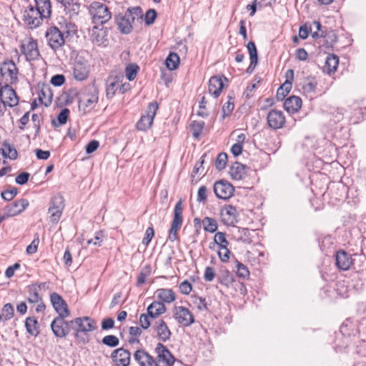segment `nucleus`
Listing matches in <instances>:
<instances>
[{"mask_svg": "<svg viewBox=\"0 0 366 366\" xmlns=\"http://www.w3.org/2000/svg\"><path fill=\"white\" fill-rule=\"evenodd\" d=\"M235 264L237 275L243 279H248L249 277L250 272L247 267L238 260L235 261Z\"/></svg>", "mask_w": 366, "mask_h": 366, "instance_id": "obj_53", "label": "nucleus"}, {"mask_svg": "<svg viewBox=\"0 0 366 366\" xmlns=\"http://www.w3.org/2000/svg\"><path fill=\"white\" fill-rule=\"evenodd\" d=\"M68 317H56L51 323V328L56 337H65L69 332V323L65 320Z\"/></svg>", "mask_w": 366, "mask_h": 366, "instance_id": "obj_19", "label": "nucleus"}, {"mask_svg": "<svg viewBox=\"0 0 366 366\" xmlns=\"http://www.w3.org/2000/svg\"><path fill=\"white\" fill-rule=\"evenodd\" d=\"M134 358L139 366H152L154 362L153 357L144 350H137L134 355Z\"/></svg>", "mask_w": 366, "mask_h": 366, "instance_id": "obj_34", "label": "nucleus"}, {"mask_svg": "<svg viewBox=\"0 0 366 366\" xmlns=\"http://www.w3.org/2000/svg\"><path fill=\"white\" fill-rule=\"evenodd\" d=\"M183 205L182 200H179L174 209V217L172 222L171 227L169 231L168 239L171 242H174L179 239L178 232L180 229L183 222Z\"/></svg>", "mask_w": 366, "mask_h": 366, "instance_id": "obj_7", "label": "nucleus"}, {"mask_svg": "<svg viewBox=\"0 0 366 366\" xmlns=\"http://www.w3.org/2000/svg\"><path fill=\"white\" fill-rule=\"evenodd\" d=\"M104 238V232L102 230H99L96 233V236L94 239H90L87 241V245L92 244L95 246L101 247L102 245Z\"/></svg>", "mask_w": 366, "mask_h": 366, "instance_id": "obj_57", "label": "nucleus"}, {"mask_svg": "<svg viewBox=\"0 0 366 366\" xmlns=\"http://www.w3.org/2000/svg\"><path fill=\"white\" fill-rule=\"evenodd\" d=\"M19 69L12 60H5L0 66L1 81L4 84H16L19 82Z\"/></svg>", "mask_w": 366, "mask_h": 366, "instance_id": "obj_4", "label": "nucleus"}, {"mask_svg": "<svg viewBox=\"0 0 366 366\" xmlns=\"http://www.w3.org/2000/svg\"><path fill=\"white\" fill-rule=\"evenodd\" d=\"M229 245L220 247L214 249L217 251V256L222 263H227L232 255V252L229 249Z\"/></svg>", "mask_w": 366, "mask_h": 366, "instance_id": "obj_46", "label": "nucleus"}, {"mask_svg": "<svg viewBox=\"0 0 366 366\" xmlns=\"http://www.w3.org/2000/svg\"><path fill=\"white\" fill-rule=\"evenodd\" d=\"M76 31V26L71 22L66 23L65 30L61 31L57 26H52L49 27L45 32V38L47 45L54 51L60 50L65 45L66 37L71 32L74 33Z\"/></svg>", "mask_w": 366, "mask_h": 366, "instance_id": "obj_1", "label": "nucleus"}, {"mask_svg": "<svg viewBox=\"0 0 366 366\" xmlns=\"http://www.w3.org/2000/svg\"><path fill=\"white\" fill-rule=\"evenodd\" d=\"M132 86L124 81V75L120 72H112L106 80V97L112 99L117 94H124L129 92Z\"/></svg>", "mask_w": 366, "mask_h": 366, "instance_id": "obj_2", "label": "nucleus"}, {"mask_svg": "<svg viewBox=\"0 0 366 366\" xmlns=\"http://www.w3.org/2000/svg\"><path fill=\"white\" fill-rule=\"evenodd\" d=\"M157 354L154 363L155 366H173L175 358L166 346L158 343L155 348Z\"/></svg>", "mask_w": 366, "mask_h": 366, "instance_id": "obj_10", "label": "nucleus"}, {"mask_svg": "<svg viewBox=\"0 0 366 366\" xmlns=\"http://www.w3.org/2000/svg\"><path fill=\"white\" fill-rule=\"evenodd\" d=\"M172 312L174 319L182 327H189L194 322L193 313L184 306H174Z\"/></svg>", "mask_w": 366, "mask_h": 366, "instance_id": "obj_8", "label": "nucleus"}, {"mask_svg": "<svg viewBox=\"0 0 366 366\" xmlns=\"http://www.w3.org/2000/svg\"><path fill=\"white\" fill-rule=\"evenodd\" d=\"M29 206V202L26 199H19L8 204L4 210L7 211L9 216L12 217L22 213Z\"/></svg>", "mask_w": 366, "mask_h": 366, "instance_id": "obj_27", "label": "nucleus"}, {"mask_svg": "<svg viewBox=\"0 0 366 366\" xmlns=\"http://www.w3.org/2000/svg\"><path fill=\"white\" fill-rule=\"evenodd\" d=\"M64 7V11L70 17L77 16L81 11L79 0H56Z\"/></svg>", "mask_w": 366, "mask_h": 366, "instance_id": "obj_30", "label": "nucleus"}, {"mask_svg": "<svg viewBox=\"0 0 366 366\" xmlns=\"http://www.w3.org/2000/svg\"><path fill=\"white\" fill-rule=\"evenodd\" d=\"M69 114L70 112L69 109L64 108L61 109L56 119L52 121V124L56 127L65 124L68 121Z\"/></svg>", "mask_w": 366, "mask_h": 366, "instance_id": "obj_47", "label": "nucleus"}, {"mask_svg": "<svg viewBox=\"0 0 366 366\" xmlns=\"http://www.w3.org/2000/svg\"><path fill=\"white\" fill-rule=\"evenodd\" d=\"M224 81L227 82L228 79L224 76H212L208 83L209 93L213 97L218 98L224 86H226Z\"/></svg>", "mask_w": 366, "mask_h": 366, "instance_id": "obj_20", "label": "nucleus"}, {"mask_svg": "<svg viewBox=\"0 0 366 366\" xmlns=\"http://www.w3.org/2000/svg\"><path fill=\"white\" fill-rule=\"evenodd\" d=\"M88 9L92 21L95 24L103 25L112 18L109 7L102 2L93 1L89 6Z\"/></svg>", "mask_w": 366, "mask_h": 366, "instance_id": "obj_3", "label": "nucleus"}, {"mask_svg": "<svg viewBox=\"0 0 366 366\" xmlns=\"http://www.w3.org/2000/svg\"><path fill=\"white\" fill-rule=\"evenodd\" d=\"M53 99V92L49 86H43L39 93V100L41 104L49 106Z\"/></svg>", "mask_w": 366, "mask_h": 366, "instance_id": "obj_43", "label": "nucleus"}, {"mask_svg": "<svg viewBox=\"0 0 366 366\" xmlns=\"http://www.w3.org/2000/svg\"><path fill=\"white\" fill-rule=\"evenodd\" d=\"M25 327L27 332L33 337H36L40 333L39 322L34 317H28L26 319Z\"/></svg>", "mask_w": 366, "mask_h": 366, "instance_id": "obj_42", "label": "nucleus"}, {"mask_svg": "<svg viewBox=\"0 0 366 366\" xmlns=\"http://www.w3.org/2000/svg\"><path fill=\"white\" fill-rule=\"evenodd\" d=\"M302 105L300 97L292 95L285 100L284 108L290 114H295L299 112Z\"/></svg>", "mask_w": 366, "mask_h": 366, "instance_id": "obj_31", "label": "nucleus"}, {"mask_svg": "<svg viewBox=\"0 0 366 366\" xmlns=\"http://www.w3.org/2000/svg\"><path fill=\"white\" fill-rule=\"evenodd\" d=\"M285 81L277 91L276 97L278 100H283L292 89L294 80V70L288 69L285 72Z\"/></svg>", "mask_w": 366, "mask_h": 366, "instance_id": "obj_23", "label": "nucleus"}, {"mask_svg": "<svg viewBox=\"0 0 366 366\" xmlns=\"http://www.w3.org/2000/svg\"><path fill=\"white\" fill-rule=\"evenodd\" d=\"M43 121V117L41 114H33L31 116V122L33 128L35 130L36 134H37L41 128V124Z\"/></svg>", "mask_w": 366, "mask_h": 366, "instance_id": "obj_56", "label": "nucleus"}, {"mask_svg": "<svg viewBox=\"0 0 366 366\" xmlns=\"http://www.w3.org/2000/svg\"><path fill=\"white\" fill-rule=\"evenodd\" d=\"M51 305L58 314L57 317H69L71 315L68 304L63 297L56 292L50 295Z\"/></svg>", "mask_w": 366, "mask_h": 366, "instance_id": "obj_17", "label": "nucleus"}, {"mask_svg": "<svg viewBox=\"0 0 366 366\" xmlns=\"http://www.w3.org/2000/svg\"><path fill=\"white\" fill-rule=\"evenodd\" d=\"M204 127L203 121H193L190 124V129L194 138L197 139L202 133Z\"/></svg>", "mask_w": 366, "mask_h": 366, "instance_id": "obj_52", "label": "nucleus"}, {"mask_svg": "<svg viewBox=\"0 0 366 366\" xmlns=\"http://www.w3.org/2000/svg\"><path fill=\"white\" fill-rule=\"evenodd\" d=\"M70 324L75 325V337L79 338L80 333H87L96 329L95 321L89 317H77L70 321Z\"/></svg>", "mask_w": 366, "mask_h": 366, "instance_id": "obj_12", "label": "nucleus"}, {"mask_svg": "<svg viewBox=\"0 0 366 366\" xmlns=\"http://www.w3.org/2000/svg\"><path fill=\"white\" fill-rule=\"evenodd\" d=\"M1 84V83H0ZM13 84H4L0 85V100L9 107H13L19 104V97L16 91L12 88Z\"/></svg>", "mask_w": 366, "mask_h": 366, "instance_id": "obj_14", "label": "nucleus"}, {"mask_svg": "<svg viewBox=\"0 0 366 366\" xmlns=\"http://www.w3.org/2000/svg\"><path fill=\"white\" fill-rule=\"evenodd\" d=\"M208 189L206 186H201L197 192V200L199 202L205 203L207 200Z\"/></svg>", "mask_w": 366, "mask_h": 366, "instance_id": "obj_60", "label": "nucleus"}, {"mask_svg": "<svg viewBox=\"0 0 366 366\" xmlns=\"http://www.w3.org/2000/svg\"><path fill=\"white\" fill-rule=\"evenodd\" d=\"M193 302L199 311H206L208 310L207 303L205 298L202 297H196Z\"/></svg>", "mask_w": 366, "mask_h": 366, "instance_id": "obj_61", "label": "nucleus"}, {"mask_svg": "<svg viewBox=\"0 0 366 366\" xmlns=\"http://www.w3.org/2000/svg\"><path fill=\"white\" fill-rule=\"evenodd\" d=\"M227 162V154L224 152L219 153L215 161V167L218 170L225 168Z\"/></svg>", "mask_w": 366, "mask_h": 366, "instance_id": "obj_55", "label": "nucleus"}, {"mask_svg": "<svg viewBox=\"0 0 366 366\" xmlns=\"http://www.w3.org/2000/svg\"><path fill=\"white\" fill-rule=\"evenodd\" d=\"M180 59L179 55L174 52H170L165 60V64L168 69H177L179 65Z\"/></svg>", "mask_w": 366, "mask_h": 366, "instance_id": "obj_45", "label": "nucleus"}, {"mask_svg": "<svg viewBox=\"0 0 366 366\" xmlns=\"http://www.w3.org/2000/svg\"><path fill=\"white\" fill-rule=\"evenodd\" d=\"M34 9L44 18L49 19L52 12L51 2L50 0H34Z\"/></svg>", "mask_w": 366, "mask_h": 366, "instance_id": "obj_32", "label": "nucleus"}, {"mask_svg": "<svg viewBox=\"0 0 366 366\" xmlns=\"http://www.w3.org/2000/svg\"><path fill=\"white\" fill-rule=\"evenodd\" d=\"M229 175L233 180L239 181L246 175V167L239 162H234L229 169Z\"/></svg>", "mask_w": 366, "mask_h": 366, "instance_id": "obj_38", "label": "nucleus"}, {"mask_svg": "<svg viewBox=\"0 0 366 366\" xmlns=\"http://www.w3.org/2000/svg\"><path fill=\"white\" fill-rule=\"evenodd\" d=\"M44 18L34 9L33 5L27 6L24 12L22 21L30 29H36L39 26Z\"/></svg>", "mask_w": 366, "mask_h": 366, "instance_id": "obj_11", "label": "nucleus"}, {"mask_svg": "<svg viewBox=\"0 0 366 366\" xmlns=\"http://www.w3.org/2000/svg\"><path fill=\"white\" fill-rule=\"evenodd\" d=\"M159 107V105L157 102L149 103L146 110V114L142 115L139 121L136 123V129L143 132L150 129L153 124L154 119Z\"/></svg>", "mask_w": 366, "mask_h": 366, "instance_id": "obj_6", "label": "nucleus"}, {"mask_svg": "<svg viewBox=\"0 0 366 366\" xmlns=\"http://www.w3.org/2000/svg\"><path fill=\"white\" fill-rule=\"evenodd\" d=\"M335 264L340 270L347 271L353 264V259L349 253L340 249L336 252Z\"/></svg>", "mask_w": 366, "mask_h": 366, "instance_id": "obj_25", "label": "nucleus"}, {"mask_svg": "<svg viewBox=\"0 0 366 366\" xmlns=\"http://www.w3.org/2000/svg\"><path fill=\"white\" fill-rule=\"evenodd\" d=\"M317 86V81L314 77H308L302 86L304 92L307 94L315 93Z\"/></svg>", "mask_w": 366, "mask_h": 366, "instance_id": "obj_51", "label": "nucleus"}, {"mask_svg": "<svg viewBox=\"0 0 366 366\" xmlns=\"http://www.w3.org/2000/svg\"><path fill=\"white\" fill-rule=\"evenodd\" d=\"M134 19L135 17L133 12L131 10H128L124 16H120L117 19L119 29L122 33L129 34L132 31Z\"/></svg>", "mask_w": 366, "mask_h": 366, "instance_id": "obj_28", "label": "nucleus"}, {"mask_svg": "<svg viewBox=\"0 0 366 366\" xmlns=\"http://www.w3.org/2000/svg\"><path fill=\"white\" fill-rule=\"evenodd\" d=\"M112 361L117 366H129L131 360V354L129 350L123 347L114 350L111 355Z\"/></svg>", "mask_w": 366, "mask_h": 366, "instance_id": "obj_24", "label": "nucleus"}, {"mask_svg": "<svg viewBox=\"0 0 366 366\" xmlns=\"http://www.w3.org/2000/svg\"><path fill=\"white\" fill-rule=\"evenodd\" d=\"M192 290V285L188 280H184L179 285V291L181 294L184 295H189Z\"/></svg>", "mask_w": 366, "mask_h": 366, "instance_id": "obj_59", "label": "nucleus"}, {"mask_svg": "<svg viewBox=\"0 0 366 366\" xmlns=\"http://www.w3.org/2000/svg\"><path fill=\"white\" fill-rule=\"evenodd\" d=\"M152 269L150 265L144 266L140 271L137 280V286H142L143 284L146 282L147 279L151 275Z\"/></svg>", "mask_w": 366, "mask_h": 366, "instance_id": "obj_49", "label": "nucleus"}, {"mask_svg": "<svg viewBox=\"0 0 366 366\" xmlns=\"http://www.w3.org/2000/svg\"><path fill=\"white\" fill-rule=\"evenodd\" d=\"M213 190L217 198L226 200L234 195V187L227 181L222 179L214 184Z\"/></svg>", "mask_w": 366, "mask_h": 366, "instance_id": "obj_15", "label": "nucleus"}, {"mask_svg": "<svg viewBox=\"0 0 366 366\" xmlns=\"http://www.w3.org/2000/svg\"><path fill=\"white\" fill-rule=\"evenodd\" d=\"M102 342L104 345L112 347L117 346L119 343L118 337L113 335L105 336Z\"/></svg>", "mask_w": 366, "mask_h": 366, "instance_id": "obj_58", "label": "nucleus"}, {"mask_svg": "<svg viewBox=\"0 0 366 366\" xmlns=\"http://www.w3.org/2000/svg\"><path fill=\"white\" fill-rule=\"evenodd\" d=\"M234 109V97L233 94L227 96V100L222 108V117L225 118L231 115Z\"/></svg>", "mask_w": 366, "mask_h": 366, "instance_id": "obj_44", "label": "nucleus"}, {"mask_svg": "<svg viewBox=\"0 0 366 366\" xmlns=\"http://www.w3.org/2000/svg\"><path fill=\"white\" fill-rule=\"evenodd\" d=\"M147 312L151 318L156 319L167 311L165 305L160 301H154L147 307Z\"/></svg>", "mask_w": 366, "mask_h": 366, "instance_id": "obj_33", "label": "nucleus"}, {"mask_svg": "<svg viewBox=\"0 0 366 366\" xmlns=\"http://www.w3.org/2000/svg\"><path fill=\"white\" fill-rule=\"evenodd\" d=\"M139 71V66L135 63H130L125 67V75L129 81H133L136 79Z\"/></svg>", "mask_w": 366, "mask_h": 366, "instance_id": "obj_48", "label": "nucleus"}, {"mask_svg": "<svg viewBox=\"0 0 366 366\" xmlns=\"http://www.w3.org/2000/svg\"><path fill=\"white\" fill-rule=\"evenodd\" d=\"M154 236V229L152 227L147 228L144 234V237L142 239V244L145 246H148L152 239Z\"/></svg>", "mask_w": 366, "mask_h": 366, "instance_id": "obj_62", "label": "nucleus"}, {"mask_svg": "<svg viewBox=\"0 0 366 366\" xmlns=\"http://www.w3.org/2000/svg\"><path fill=\"white\" fill-rule=\"evenodd\" d=\"M99 100L98 92L94 91L93 92L87 93L81 98L79 99V108L81 109L84 113H87L94 108Z\"/></svg>", "mask_w": 366, "mask_h": 366, "instance_id": "obj_21", "label": "nucleus"}, {"mask_svg": "<svg viewBox=\"0 0 366 366\" xmlns=\"http://www.w3.org/2000/svg\"><path fill=\"white\" fill-rule=\"evenodd\" d=\"M230 284L237 291H239L242 295H245L247 294V288L243 282L231 279Z\"/></svg>", "mask_w": 366, "mask_h": 366, "instance_id": "obj_64", "label": "nucleus"}, {"mask_svg": "<svg viewBox=\"0 0 366 366\" xmlns=\"http://www.w3.org/2000/svg\"><path fill=\"white\" fill-rule=\"evenodd\" d=\"M20 50L21 54L29 61H36L40 56L38 43L31 35L26 36L21 42Z\"/></svg>", "mask_w": 366, "mask_h": 366, "instance_id": "obj_5", "label": "nucleus"}, {"mask_svg": "<svg viewBox=\"0 0 366 366\" xmlns=\"http://www.w3.org/2000/svg\"><path fill=\"white\" fill-rule=\"evenodd\" d=\"M229 244L227 234L224 232H217L213 237V241L209 243V248L211 250H214L216 248Z\"/></svg>", "mask_w": 366, "mask_h": 366, "instance_id": "obj_36", "label": "nucleus"}, {"mask_svg": "<svg viewBox=\"0 0 366 366\" xmlns=\"http://www.w3.org/2000/svg\"><path fill=\"white\" fill-rule=\"evenodd\" d=\"M1 315L6 321L11 320L14 317V310L11 303H7L4 305L1 310Z\"/></svg>", "mask_w": 366, "mask_h": 366, "instance_id": "obj_54", "label": "nucleus"}, {"mask_svg": "<svg viewBox=\"0 0 366 366\" xmlns=\"http://www.w3.org/2000/svg\"><path fill=\"white\" fill-rule=\"evenodd\" d=\"M286 117L284 112L277 109L269 110L267 114V124L273 129L277 130L284 127Z\"/></svg>", "mask_w": 366, "mask_h": 366, "instance_id": "obj_13", "label": "nucleus"}, {"mask_svg": "<svg viewBox=\"0 0 366 366\" xmlns=\"http://www.w3.org/2000/svg\"><path fill=\"white\" fill-rule=\"evenodd\" d=\"M89 73V62L81 57L76 58L73 66L74 78L78 81H84L88 78Z\"/></svg>", "mask_w": 366, "mask_h": 366, "instance_id": "obj_16", "label": "nucleus"}, {"mask_svg": "<svg viewBox=\"0 0 366 366\" xmlns=\"http://www.w3.org/2000/svg\"><path fill=\"white\" fill-rule=\"evenodd\" d=\"M64 209V199L61 195L56 194L52 197L48 212L50 214V221L57 224L62 215Z\"/></svg>", "mask_w": 366, "mask_h": 366, "instance_id": "obj_9", "label": "nucleus"}, {"mask_svg": "<svg viewBox=\"0 0 366 366\" xmlns=\"http://www.w3.org/2000/svg\"><path fill=\"white\" fill-rule=\"evenodd\" d=\"M157 11L154 9H149L144 16V21L147 25L152 24L157 18Z\"/></svg>", "mask_w": 366, "mask_h": 366, "instance_id": "obj_63", "label": "nucleus"}, {"mask_svg": "<svg viewBox=\"0 0 366 366\" xmlns=\"http://www.w3.org/2000/svg\"><path fill=\"white\" fill-rule=\"evenodd\" d=\"M207 156L206 153L202 155L199 160L196 162L195 165L194 166L192 172L191 174V178H192V183H197L198 180L200 179L202 176L204 174V159Z\"/></svg>", "mask_w": 366, "mask_h": 366, "instance_id": "obj_37", "label": "nucleus"}, {"mask_svg": "<svg viewBox=\"0 0 366 366\" xmlns=\"http://www.w3.org/2000/svg\"><path fill=\"white\" fill-rule=\"evenodd\" d=\"M238 212L236 207L225 204L220 209L222 222L227 226H233L237 222Z\"/></svg>", "mask_w": 366, "mask_h": 366, "instance_id": "obj_18", "label": "nucleus"}, {"mask_svg": "<svg viewBox=\"0 0 366 366\" xmlns=\"http://www.w3.org/2000/svg\"><path fill=\"white\" fill-rule=\"evenodd\" d=\"M39 290L33 285L28 287L29 296L27 301L30 303L39 302L42 300L41 296L39 294Z\"/></svg>", "mask_w": 366, "mask_h": 366, "instance_id": "obj_50", "label": "nucleus"}, {"mask_svg": "<svg viewBox=\"0 0 366 366\" xmlns=\"http://www.w3.org/2000/svg\"><path fill=\"white\" fill-rule=\"evenodd\" d=\"M339 65V57L335 54H329L323 66L324 71L328 74L335 73Z\"/></svg>", "mask_w": 366, "mask_h": 366, "instance_id": "obj_39", "label": "nucleus"}, {"mask_svg": "<svg viewBox=\"0 0 366 366\" xmlns=\"http://www.w3.org/2000/svg\"><path fill=\"white\" fill-rule=\"evenodd\" d=\"M0 149V154L5 158L15 160L18 157V152L16 148L7 142H4Z\"/></svg>", "mask_w": 366, "mask_h": 366, "instance_id": "obj_41", "label": "nucleus"}, {"mask_svg": "<svg viewBox=\"0 0 366 366\" xmlns=\"http://www.w3.org/2000/svg\"><path fill=\"white\" fill-rule=\"evenodd\" d=\"M89 37L93 44L98 46L104 45L107 41V31L103 25L94 26L89 30Z\"/></svg>", "mask_w": 366, "mask_h": 366, "instance_id": "obj_22", "label": "nucleus"}, {"mask_svg": "<svg viewBox=\"0 0 366 366\" xmlns=\"http://www.w3.org/2000/svg\"><path fill=\"white\" fill-rule=\"evenodd\" d=\"M247 48L249 54L250 64L247 68V72H252L258 63L257 50L254 41H249Z\"/></svg>", "mask_w": 366, "mask_h": 366, "instance_id": "obj_40", "label": "nucleus"}, {"mask_svg": "<svg viewBox=\"0 0 366 366\" xmlns=\"http://www.w3.org/2000/svg\"><path fill=\"white\" fill-rule=\"evenodd\" d=\"M194 227L198 226L200 227V226L202 225L204 230L207 232L212 234L217 232L218 223L213 217H205L202 219L199 217H195L194 219Z\"/></svg>", "mask_w": 366, "mask_h": 366, "instance_id": "obj_26", "label": "nucleus"}, {"mask_svg": "<svg viewBox=\"0 0 366 366\" xmlns=\"http://www.w3.org/2000/svg\"><path fill=\"white\" fill-rule=\"evenodd\" d=\"M155 294L160 302L164 304H170L176 300V295L172 289L159 288L156 290Z\"/></svg>", "mask_w": 366, "mask_h": 366, "instance_id": "obj_35", "label": "nucleus"}, {"mask_svg": "<svg viewBox=\"0 0 366 366\" xmlns=\"http://www.w3.org/2000/svg\"><path fill=\"white\" fill-rule=\"evenodd\" d=\"M154 329L157 338L161 341L167 342L171 338L172 332L164 320H159L157 321Z\"/></svg>", "mask_w": 366, "mask_h": 366, "instance_id": "obj_29", "label": "nucleus"}]
</instances>
